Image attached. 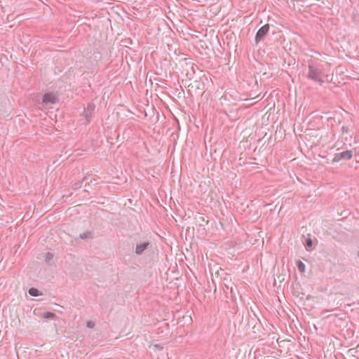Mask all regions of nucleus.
<instances>
[{
  "mask_svg": "<svg viewBox=\"0 0 359 359\" xmlns=\"http://www.w3.org/2000/svg\"><path fill=\"white\" fill-rule=\"evenodd\" d=\"M269 30V25L266 24L262 27L259 29L257 31L256 36H255V43H258L259 41H261L265 36L267 34Z\"/></svg>",
  "mask_w": 359,
  "mask_h": 359,
  "instance_id": "obj_3",
  "label": "nucleus"
},
{
  "mask_svg": "<svg viewBox=\"0 0 359 359\" xmlns=\"http://www.w3.org/2000/svg\"><path fill=\"white\" fill-rule=\"evenodd\" d=\"M80 238L82 240H88L93 238V233L90 231H87L80 235Z\"/></svg>",
  "mask_w": 359,
  "mask_h": 359,
  "instance_id": "obj_6",
  "label": "nucleus"
},
{
  "mask_svg": "<svg viewBox=\"0 0 359 359\" xmlns=\"http://www.w3.org/2000/svg\"><path fill=\"white\" fill-rule=\"evenodd\" d=\"M357 256L359 258V251L357 252Z\"/></svg>",
  "mask_w": 359,
  "mask_h": 359,
  "instance_id": "obj_16",
  "label": "nucleus"
},
{
  "mask_svg": "<svg viewBox=\"0 0 359 359\" xmlns=\"http://www.w3.org/2000/svg\"><path fill=\"white\" fill-rule=\"evenodd\" d=\"M86 326L88 327V328H93L95 327V323L93 321H88L87 323H86Z\"/></svg>",
  "mask_w": 359,
  "mask_h": 359,
  "instance_id": "obj_13",
  "label": "nucleus"
},
{
  "mask_svg": "<svg viewBox=\"0 0 359 359\" xmlns=\"http://www.w3.org/2000/svg\"><path fill=\"white\" fill-rule=\"evenodd\" d=\"M57 98L53 93H46L43 96L42 103L46 106H49L56 103Z\"/></svg>",
  "mask_w": 359,
  "mask_h": 359,
  "instance_id": "obj_4",
  "label": "nucleus"
},
{
  "mask_svg": "<svg viewBox=\"0 0 359 359\" xmlns=\"http://www.w3.org/2000/svg\"><path fill=\"white\" fill-rule=\"evenodd\" d=\"M297 266L300 272L303 273L305 271L306 266L302 262L298 261L297 263Z\"/></svg>",
  "mask_w": 359,
  "mask_h": 359,
  "instance_id": "obj_8",
  "label": "nucleus"
},
{
  "mask_svg": "<svg viewBox=\"0 0 359 359\" xmlns=\"http://www.w3.org/2000/svg\"><path fill=\"white\" fill-rule=\"evenodd\" d=\"M327 74L325 72L324 65L317 60L310 59L308 60L307 78L319 85L325 82Z\"/></svg>",
  "mask_w": 359,
  "mask_h": 359,
  "instance_id": "obj_1",
  "label": "nucleus"
},
{
  "mask_svg": "<svg viewBox=\"0 0 359 359\" xmlns=\"http://www.w3.org/2000/svg\"><path fill=\"white\" fill-rule=\"evenodd\" d=\"M353 156V151L347 150L341 153H337L334 156L333 162H339L341 160H349Z\"/></svg>",
  "mask_w": 359,
  "mask_h": 359,
  "instance_id": "obj_2",
  "label": "nucleus"
},
{
  "mask_svg": "<svg viewBox=\"0 0 359 359\" xmlns=\"http://www.w3.org/2000/svg\"><path fill=\"white\" fill-rule=\"evenodd\" d=\"M88 178L86 177H84L83 181H86Z\"/></svg>",
  "mask_w": 359,
  "mask_h": 359,
  "instance_id": "obj_15",
  "label": "nucleus"
},
{
  "mask_svg": "<svg viewBox=\"0 0 359 359\" xmlns=\"http://www.w3.org/2000/svg\"><path fill=\"white\" fill-rule=\"evenodd\" d=\"M151 246V243L149 241L143 242L136 245L135 252L137 255H142L148 248Z\"/></svg>",
  "mask_w": 359,
  "mask_h": 359,
  "instance_id": "obj_5",
  "label": "nucleus"
},
{
  "mask_svg": "<svg viewBox=\"0 0 359 359\" xmlns=\"http://www.w3.org/2000/svg\"><path fill=\"white\" fill-rule=\"evenodd\" d=\"M53 257V255L50 252H48L46 253V257H45V259H46V262H49L50 259H52Z\"/></svg>",
  "mask_w": 359,
  "mask_h": 359,
  "instance_id": "obj_11",
  "label": "nucleus"
},
{
  "mask_svg": "<svg viewBox=\"0 0 359 359\" xmlns=\"http://www.w3.org/2000/svg\"><path fill=\"white\" fill-rule=\"evenodd\" d=\"M313 246V241L311 238H307L305 243L306 249L308 250L309 248Z\"/></svg>",
  "mask_w": 359,
  "mask_h": 359,
  "instance_id": "obj_10",
  "label": "nucleus"
},
{
  "mask_svg": "<svg viewBox=\"0 0 359 359\" xmlns=\"http://www.w3.org/2000/svg\"><path fill=\"white\" fill-rule=\"evenodd\" d=\"M85 113H86L85 116H86V117H88V111H85Z\"/></svg>",
  "mask_w": 359,
  "mask_h": 359,
  "instance_id": "obj_14",
  "label": "nucleus"
},
{
  "mask_svg": "<svg viewBox=\"0 0 359 359\" xmlns=\"http://www.w3.org/2000/svg\"><path fill=\"white\" fill-rule=\"evenodd\" d=\"M29 294L33 297H38L42 294V293L36 288L32 287L28 291Z\"/></svg>",
  "mask_w": 359,
  "mask_h": 359,
  "instance_id": "obj_7",
  "label": "nucleus"
},
{
  "mask_svg": "<svg viewBox=\"0 0 359 359\" xmlns=\"http://www.w3.org/2000/svg\"><path fill=\"white\" fill-rule=\"evenodd\" d=\"M81 183H82V182H78L74 183V184H73V186H72L73 189H74V190H76V189H78L81 188Z\"/></svg>",
  "mask_w": 359,
  "mask_h": 359,
  "instance_id": "obj_12",
  "label": "nucleus"
},
{
  "mask_svg": "<svg viewBox=\"0 0 359 359\" xmlns=\"http://www.w3.org/2000/svg\"><path fill=\"white\" fill-rule=\"evenodd\" d=\"M55 317V314L52 312H46L43 313V318H54Z\"/></svg>",
  "mask_w": 359,
  "mask_h": 359,
  "instance_id": "obj_9",
  "label": "nucleus"
}]
</instances>
